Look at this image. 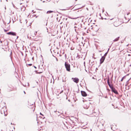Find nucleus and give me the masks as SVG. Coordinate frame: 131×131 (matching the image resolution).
Returning a JSON list of instances; mask_svg holds the SVG:
<instances>
[{"label": "nucleus", "instance_id": "obj_1", "mask_svg": "<svg viewBox=\"0 0 131 131\" xmlns=\"http://www.w3.org/2000/svg\"><path fill=\"white\" fill-rule=\"evenodd\" d=\"M65 66L67 70L68 71H70V64L66 62L65 63Z\"/></svg>", "mask_w": 131, "mask_h": 131}, {"label": "nucleus", "instance_id": "obj_2", "mask_svg": "<svg viewBox=\"0 0 131 131\" xmlns=\"http://www.w3.org/2000/svg\"><path fill=\"white\" fill-rule=\"evenodd\" d=\"M72 79L73 80L74 82L76 83H78L79 82V79L77 78H72Z\"/></svg>", "mask_w": 131, "mask_h": 131}, {"label": "nucleus", "instance_id": "obj_3", "mask_svg": "<svg viewBox=\"0 0 131 131\" xmlns=\"http://www.w3.org/2000/svg\"><path fill=\"white\" fill-rule=\"evenodd\" d=\"M8 35H11L13 36H16V33L15 32H10L7 33Z\"/></svg>", "mask_w": 131, "mask_h": 131}, {"label": "nucleus", "instance_id": "obj_4", "mask_svg": "<svg viewBox=\"0 0 131 131\" xmlns=\"http://www.w3.org/2000/svg\"><path fill=\"white\" fill-rule=\"evenodd\" d=\"M105 59V57H102L100 59V64H101L102 63L104 62Z\"/></svg>", "mask_w": 131, "mask_h": 131}, {"label": "nucleus", "instance_id": "obj_5", "mask_svg": "<svg viewBox=\"0 0 131 131\" xmlns=\"http://www.w3.org/2000/svg\"><path fill=\"white\" fill-rule=\"evenodd\" d=\"M82 95L83 96H87L86 93L84 91H81Z\"/></svg>", "mask_w": 131, "mask_h": 131}, {"label": "nucleus", "instance_id": "obj_6", "mask_svg": "<svg viewBox=\"0 0 131 131\" xmlns=\"http://www.w3.org/2000/svg\"><path fill=\"white\" fill-rule=\"evenodd\" d=\"M112 92H114L116 94H118V93L117 92V91L116 90V89L114 88L113 89H112Z\"/></svg>", "mask_w": 131, "mask_h": 131}, {"label": "nucleus", "instance_id": "obj_7", "mask_svg": "<svg viewBox=\"0 0 131 131\" xmlns=\"http://www.w3.org/2000/svg\"><path fill=\"white\" fill-rule=\"evenodd\" d=\"M0 110H1V111H0L1 112V114H5V111H4L3 108V107L2 108V109H1Z\"/></svg>", "mask_w": 131, "mask_h": 131}, {"label": "nucleus", "instance_id": "obj_8", "mask_svg": "<svg viewBox=\"0 0 131 131\" xmlns=\"http://www.w3.org/2000/svg\"><path fill=\"white\" fill-rule=\"evenodd\" d=\"M88 113L89 115H91L92 114H93V110L92 109L90 111L88 112Z\"/></svg>", "mask_w": 131, "mask_h": 131}, {"label": "nucleus", "instance_id": "obj_9", "mask_svg": "<svg viewBox=\"0 0 131 131\" xmlns=\"http://www.w3.org/2000/svg\"><path fill=\"white\" fill-rule=\"evenodd\" d=\"M119 37H118L116 39H115L113 41H118L119 39Z\"/></svg>", "mask_w": 131, "mask_h": 131}, {"label": "nucleus", "instance_id": "obj_10", "mask_svg": "<svg viewBox=\"0 0 131 131\" xmlns=\"http://www.w3.org/2000/svg\"><path fill=\"white\" fill-rule=\"evenodd\" d=\"M53 12V11H51V10H49V11H47V14H49V13H51L52 12Z\"/></svg>", "mask_w": 131, "mask_h": 131}, {"label": "nucleus", "instance_id": "obj_11", "mask_svg": "<svg viewBox=\"0 0 131 131\" xmlns=\"http://www.w3.org/2000/svg\"><path fill=\"white\" fill-rule=\"evenodd\" d=\"M108 53V52H106L104 54V56H103V57H104L105 58L106 56Z\"/></svg>", "mask_w": 131, "mask_h": 131}, {"label": "nucleus", "instance_id": "obj_12", "mask_svg": "<svg viewBox=\"0 0 131 131\" xmlns=\"http://www.w3.org/2000/svg\"><path fill=\"white\" fill-rule=\"evenodd\" d=\"M35 71L36 72V73L37 74H38V73L40 74V73H42V72H37V71Z\"/></svg>", "mask_w": 131, "mask_h": 131}, {"label": "nucleus", "instance_id": "obj_13", "mask_svg": "<svg viewBox=\"0 0 131 131\" xmlns=\"http://www.w3.org/2000/svg\"><path fill=\"white\" fill-rule=\"evenodd\" d=\"M110 88L111 89V90H112V89H114V88H113L112 86H111L110 87Z\"/></svg>", "mask_w": 131, "mask_h": 131}, {"label": "nucleus", "instance_id": "obj_14", "mask_svg": "<svg viewBox=\"0 0 131 131\" xmlns=\"http://www.w3.org/2000/svg\"><path fill=\"white\" fill-rule=\"evenodd\" d=\"M107 83H108V84H110V82H109V79H108L107 81Z\"/></svg>", "mask_w": 131, "mask_h": 131}, {"label": "nucleus", "instance_id": "obj_15", "mask_svg": "<svg viewBox=\"0 0 131 131\" xmlns=\"http://www.w3.org/2000/svg\"><path fill=\"white\" fill-rule=\"evenodd\" d=\"M124 77H124L122 78L121 80V81H123V79L124 78Z\"/></svg>", "mask_w": 131, "mask_h": 131}, {"label": "nucleus", "instance_id": "obj_16", "mask_svg": "<svg viewBox=\"0 0 131 131\" xmlns=\"http://www.w3.org/2000/svg\"><path fill=\"white\" fill-rule=\"evenodd\" d=\"M28 66H31L32 65V64H28Z\"/></svg>", "mask_w": 131, "mask_h": 131}, {"label": "nucleus", "instance_id": "obj_17", "mask_svg": "<svg viewBox=\"0 0 131 131\" xmlns=\"http://www.w3.org/2000/svg\"><path fill=\"white\" fill-rule=\"evenodd\" d=\"M8 31V30H6V29H4V31L5 32H6L7 31Z\"/></svg>", "mask_w": 131, "mask_h": 131}, {"label": "nucleus", "instance_id": "obj_18", "mask_svg": "<svg viewBox=\"0 0 131 131\" xmlns=\"http://www.w3.org/2000/svg\"><path fill=\"white\" fill-rule=\"evenodd\" d=\"M12 4L13 5V7H15V5H14V4L12 2Z\"/></svg>", "mask_w": 131, "mask_h": 131}, {"label": "nucleus", "instance_id": "obj_19", "mask_svg": "<svg viewBox=\"0 0 131 131\" xmlns=\"http://www.w3.org/2000/svg\"><path fill=\"white\" fill-rule=\"evenodd\" d=\"M37 31H36L35 33H34V35H36L37 34Z\"/></svg>", "mask_w": 131, "mask_h": 131}, {"label": "nucleus", "instance_id": "obj_20", "mask_svg": "<svg viewBox=\"0 0 131 131\" xmlns=\"http://www.w3.org/2000/svg\"><path fill=\"white\" fill-rule=\"evenodd\" d=\"M77 18H71V19H76Z\"/></svg>", "mask_w": 131, "mask_h": 131}, {"label": "nucleus", "instance_id": "obj_21", "mask_svg": "<svg viewBox=\"0 0 131 131\" xmlns=\"http://www.w3.org/2000/svg\"><path fill=\"white\" fill-rule=\"evenodd\" d=\"M108 85H109V86L110 87V86H111V85H110V84H109Z\"/></svg>", "mask_w": 131, "mask_h": 131}, {"label": "nucleus", "instance_id": "obj_22", "mask_svg": "<svg viewBox=\"0 0 131 131\" xmlns=\"http://www.w3.org/2000/svg\"><path fill=\"white\" fill-rule=\"evenodd\" d=\"M108 85H109V86L110 87V86H111V85H110V84H109Z\"/></svg>", "mask_w": 131, "mask_h": 131}, {"label": "nucleus", "instance_id": "obj_23", "mask_svg": "<svg viewBox=\"0 0 131 131\" xmlns=\"http://www.w3.org/2000/svg\"><path fill=\"white\" fill-rule=\"evenodd\" d=\"M56 61H58V59L56 58Z\"/></svg>", "mask_w": 131, "mask_h": 131}, {"label": "nucleus", "instance_id": "obj_24", "mask_svg": "<svg viewBox=\"0 0 131 131\" xmlns=\"http://www.w3.org/2000/svg\"><path fill=\"white\" fill-rule=\"evenodd\" d=\"M40 114L42 115H43V114H42L41 113H40Z\"/></svg>", "mask_w": 131, "mask_h": 131}, {"label": "nucleus", "instance_id": "obj_25", "mask_svg": "<svg viewBox=\"0 0 131 131\" xmlns=\"http://www.w3.org/2000/svg\"><path fill=\"white\" fill-rule=\"evenodd\" d=\"M109 49H109H109H108V50H107V52H108V51H109Z\"/></svg>", "mask_w": 131, "mask_h": 131}, {"label": "nucleus", "instance_id": "obj_26", "mask_svg": "<svg viewBox=\"0 0 131 131\" xmlns=\"http://www.w3.org/2000/svg\"><path fill=\"white\" fill-rule=\"evenodd\" d=\"M34 10H32V12H33V13H34Z\"/></svg>", "mask_w": 131, "mask_h": 131}, {"label": "nucleus", "instance_id": "obj_27", "mask_svg": "<svg viewBox=\"0 0 131 131\" xmlns=\"http://www.w3.org/2000/svg\"><path fill=\"white\" fill-rule=\"evenodd\" d=\"M34 67L35 68H36V67L35 66H34Z\"/></svg>", "mask_w": 131, "mask_h": 131}, {"label": "nucleus", "instance_id": "obj_28", "mask_svg": "<svg viewBox=\"0 0 131 131\" xmlns=\"http://www.w3.org/2000/svg\"><path fill=\"white\" fill-rule=\"evenodd\" d=\"M105 98H107V96H106L105 97Z\"/></svg>", "mask_w": 131, "mask_h": 131}, {"label": "nucleus", "instance_id": "obj_29", "mask_svg": "<svg viewBox=\"0 0 131 131\" xmlns=\"http://www.w3.org/2000/svg\"><path fill=\"white\" fill-rule=\"evenodd\" d=\"M102 125L103 126V124H102Z\"/></svg>", "mask_w": 131, "mask_h": 131}, {"label": "nucleus", "instance_id": "obj_30", "mask_svg": "<svg viewBox=\"0 0 131 131\" xmlns=\"http://www.w3.org/2000/svg\"><path fill=\"white\" fill-rule=\"evenodd\" d=\"M2 41H0V42H1V43H2Z\"/></svg>", "mask_w": 131, "mask_h": 131}, {"label": "nucleus", "instance_id": "obj_31", "mask_svg": "<svg viewBox=\"0 0 131 131\" xmlns=\"http://www.w3.org/2000/svg\"><path fill=\"white\" fill-rule=\"evenodd\" d=\"M76 27H76L75 26L74 27V28H75Z\"/></svg>", "mask_w": 131, "mask_h": 131}, {"label": "nucleus", "instance_id": "obj_32", "mask_svg": "<svg viewBox=\"0 0 131 131\" xmlns=\"http://www.w3.org/2000/svg\"><path fill=\"white\" fill-rule=\"evenodd\" d=\"M18 37V36H17V39Z\"/></svg>", "mask_w": 131, "mask_h": 131}, {"label": "nucleus", "instance_id": "obj_33", "mask_svg": "<svg viewBox=\"0 0 131 131\" xmlns=\"http://www.w3.org/2000/svg\"><path fill=\"white\" fill-rule=\"evenodd\" d=\"M60 56H61V55L60 54Z\"/></svg>", "mask_w": 131, "mask_h": 131}, {"label": "nucleus", "instance_id": "obj_34", "mask_svg": "<svg viewBox=\"0 0 131 131\" xmlns=\"http://www.w3.org/2000/svg\"><path fill=\"white\" fill-rule=\"evenodd\" d=\"M24 92L25 93V92L24 91Z\"/></svg>", "mask_w": 131, "mask_h": 131}, {"label": "nucleus", "instance_id": "obj_35", "mask_svg": "<svg viewBox=\"0 0 131 131\" xmlns=\"http://www.w3.org/2000/svg\"><path fill=\"white\" fill-rule=\"evenodd\" d=\"M56 112V111H54V112Z\"/></svg>", "mask_w": 131, "mask_h": 131}, {"label": "nucleus", "instance_id": "obj_36", "mask_svg": "<svg viewBox=\"0 0 131 131\" xmlns=\"http://www.w3.org/2000/svg\"><path fill=\"white\" fill-rule=\"evenodd\" d=\"M35 110V108H34V109L33 110V111H34Z\"/></svg>", "mask_w": 131, "mask_h": 131}, {"label": "nucleus", "instance_id": "obj_37", "mask_svg": "<svg viewBox=\"0 0 131 131\" xmlns=\"http://www.w3.org/2000/svg\"><path fill=\"white\" fill-rule=\"evenodd\" d=\"M6 1L7 2V1H8L7 0H6Z\"/></svg>", "mask_w": 131, "mask_h": 131}, {"label": "nucleus", "instance_id": "obj_38", "mask_svg": "<svg viewBox=\"0 0 131 131\" xmlns=\"http://www.w3.org/2000/svg\"><path fill=\"white\" fill-rule=\"evenodd\" d=\"M45 2V1H43V2Z\"/></svg>", "mask_w": 131, "mask_h": 131}, {"label": "nucleus", "instance_id": "obj_39", "mask_svg": "<svg viewBox=\"0 0 131 131\" xmlns=\"http://www.w3.org/2000/svg\"><path fill=\"white\" fill-rule=\"evenodd\" d=\"M128 56H130V55H129V54H128Z\"/></svg>", "mask_w": 131, "mask_h": 131}, {"label": "nucleus", "instance_id": "obj_40", "mask_svg": "<svg viewBox=\"0 0 131 131\" xmlns=\"http://www.w3.org/2000/svg\"><path fill=\"white\" fill-rule=\"evenodd\" d=\"M11 124H12V123H11Z\"/></svg>", "mask_w": 131, "mask_h": 131}, {"label": "nucleus", "instance_id": "obj_41", "mask_svg": "<svg viewBox=\"0 0 131 131\" xmlns=\"http://www.w3.org/2000/svg\"><path fill=\"white\" fill-rule=\"evenodd\" d=\"M99 52H101V51H99Z\"/></svg>", "mask_w": 131, "mask_h": 131}, {"label": "nucleus", "instance_id": "obj_42", "mask_svg": "<svg viewBox=\"0 0 131 131\" xmlns=\"http://www.w3.org/2000/svg\"><path fill=\"white\" fill-rule=\"evenodd\" d=\"M130 66H131V64L130 65Z\"/></svg>", "mask_w": 131, "mask_h": 131}, {"label": "nucleus", "instance_id": "obj_43", "mask_svg": "<svg viewBox=\"0 0 131 131\" xmlns=\"http://www.w3.org/2000/svg\"><path fill=\"white\" fill-rule=\"evenodd\" d=\"M33 107H34V106L33 105Z\"/></svg>", "mask_w": 131, "mask_h": 131}, {"label": "nucleus", "instance_id": "obj_44", "mask_svg": "<svg viewBox=\"0 0 131 131\" xmlns=\"http://www.w3.org/2000/svg\"><path fill=\"white\" fill-rule=\"evenodd\" d=\"M47 23L46 25H47Z\"/></svg>", "mask_w": 131, "mask_h": 131}]
</instances>
